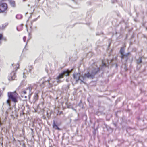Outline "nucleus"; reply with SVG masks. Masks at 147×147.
I'll use <instances>...</instances> for the list:
<instances>
[{"instance_id": "f257e3e1", "label": "nucleus", "mask_w": 147, "mask_h": 147, "mask_svg": "<svg viewBox=\"0 0 147 147\" xmlns=\"http://www.w3.org/2000/svg\"><path fill=\"white\" fill-rule=\"evenodd\" d=\"M100 70V69L98 67H93L87 73L85 74L84 76H81L80 74L77 73L73 74V76L76 83L79 80H80L82 83H84L83 80L87 78L93 79L95 75L99 72Z\"/></svg>"}, {"instance_id": "f03ea898", "label": "nucleus", "mask_w": 147, "mask_h": 147, "mask_svg": "<svg viewBox=\"0 0 147 147\" xmlns=\"http://www.w3.org/2000/svg\"><path fill=\"white\" fill-rule=\"evenodd\" d=\"M8 99L7 101L6 102L9 105H10V103L9 100H11L12 102L16 103L18 102V94L15 91L14 92H9L7 93Z\"/></svg>"}, {"instance_id": "7ed1b4c3", "label": "nucleus", "mask_w": 147, "mask_h": 147, "mask_svg": "<svg viewBox=\"0 0 147 147\" xmlns=\"http://www.w3.org/2000/svg\"><path fill=\"white\" fill-rule=\"evenodd\" d=\"M46 78L45 77L41 79L40 81V85L41 86L43 87L46 85V83H47L49 84L48 86L49 87H51L53 86L52 84L50 82V81L51 80V78H49V79L46 80Z\"/></svg>"}, {"instance_id": "20e7f679", "label": "nucleus", "mask_w": 147, "mask_h": 147, "mask_svg": "<svg viewBox=\"0 0 147 147\" xmlns=\"http://www.w3.org/2000/svg\"><path fill=\"white\" fill-rule=\"evenodd\" d=\"M69 74V72L68 70L64 71L62 73L60 74L57 77L56 79L57 80V82L59 83L62 82V81L60 80V79L63 78L64 76H68Z\"/></svg>"}, {"instance_id": "39448f33", "label": "nucleus", "mask_w": 147, "mask_h": 147, "mask_svg": "<svg viewBox=\"0 0 147 147\" xmlns=\"http://www.w3.org/2000/svg\"><path fill=\"white\" fill-rule=\"evenodd\" d=\"M7 4L5 3H0V13H3L6 11L7 8Z\"/></svg>"}, {"instance_id": "423d86ee", "label": "nucleus", "mask_w": 147, "mask_h": 147, "mask_svg": "<svg viewBox=\"0 0 147 147\" xmlns=\"http://www.w3.org/2000/svg\"><path fill=\"white\" fill-rule=\"evenodd\" d=\"M131 53L130 52H128L125 54H123L122 55H121V58L122 59H125V61H127L129 58V56L130 55Z\"/></svg>"}, {"instance_id": "0eeeda50", "label": "nucleus", "mask_w": 147, "mask_h": 147, "mask_svg": "<svg viewBox=\"0 0 147 147\" xmlns=\"http://www.w3.org/2000/svg\"><path fill=\"white\" fill-rule=\"evenodd\" d=\"M8 77V79L9 80H15L16 77L15 71H13L11 72L10 74L9 75Z\"/></svg>"}, {"instance_id": "6e6552de", "label": "nucleus", "mask_w": 147, "mask_h": 147, "mask_svg": "<svg viewBox=\"0 0 147 147\" xmlns=\"http://www.w3.org/2000/svg\"><path fill=\"white\" fill-rule=\"evenodd\" d=\"M38 99V94L36 93H35L34 94L33 99V102L34 103L36 102Z\"/></svg>"}, {"instance_id": "1a4fd4ad", "label": "nucleus", "mask_w": 147, "mask_h": 147, "mask_svg": "<svg viewBox=\"0 0 147 147\" xmlns=\"http://www.w3.org/2000/svg\"><path fill=\"white\" fill-rule=\"evenodd\" d=\"M53 128L56 130L57 129L60 130V129L58 127L57 125H56L55 123V121H53Z\"/></svg>"}, {"instance_id": "9d476101", "label": "nucleus", "mask_w": 147, "mask_h": 147, "mask_svg": "<svg viewBox=\"0 0 147 147\" xmlns=\"http://www.w3.org/2000/svg\"><path fill=\"white\" fill-rule=\"evenodd\" d=\"M9 3L10 4L11 6L13 7H15L16 6L15 1L12 0L9 1Z\"/></svg>"}, {"instance_id": "9b49d317", "label": "nucleus", "mask_w": 147, "mask_h": 147, "mask_svg": "<svg viewBox=\"0 0 147 147\" xmlns=\"http://www.w3.org/2000/svg\"><path fill=\"white\" fill-rule=\"evenodd\" d=\"M142 62V57H140L136 60V63L138 65H139Z\"/></svg>"}, {"instance_id": "f8f14e48", "label": "nucleus", "mask_w": 147, "mask_h": 147, "mask_svg": "<svg viewBox=\"0 0 147 147\" xmlns=\"http://www.w3.org/2000/svg\"><path fill=\"white\" fill-rule=\"evenodd\" d=\"M125 51V49L124 47H121L120 51V53L121 54V55H123L124 54Z\"/></svg>"}, {"instance_id": "ddd939ff", "label": "nucleus", "mask_w": 147, "mask_h": 147, "mask_svg": "<svg viewBox=\"0 0 147 147\" xmlns=\"http://www.w3.org/2000/svg\"><path fill=\"white\" fill-rule=\"evenodd\" d=\"M32 88L33 87L31 86H30L27 88L26 91H28L30 93Z\"/></svg>"}, {"instance_id": "4468645a", "label": "nucleus", "mask_w": 147, "mask_h": 147, "mask_svg": "<svg viewBox=\"0 0 147 147\" xmlns=\"http://www.w3.org/2000/svg\"><path fill=\"white\" fill-rule=\"evenodd\" d=\"M22 18V16L21 14H18L16 16V18L18 19H21Z\"/></svg>"}, {"instance_id": "2eb2a0df", "label": "nucleus", "mask_w": 147, "mask_h": 147, "mask_svg": "<svg viewBox=\"0 0 147 147\" xmlns=\"http://www.w3.org/2000/svg\"><path fill=\"white\" fill-rule=\"evenodd\" d=\"M7 24H5L3 25L2 27H0V30H2L6 26H7Z\"/></svg>"}, {"instance_id": "dca6fc26", "label": "nucleus", "mask_w": 147, "mask_h": 147, "mask_svg": "<svg viewBox=\"0 0 147 147\" xmlns=\"http://www.w3.org/2000/svg\"><path fill=\"white\" fill-rule=\"evenodd\" d=\"M33 67L32 66H28V69L29 70V72H31V70L32 69Z\"/></svg>"}, {"instance_id": "f3484780", "label": "nucleus", "mask_w": 147, "mask_h": 147, "mask_svg": "<svg viewBox=\"0 0 147 147\" xmlns=\"http://www.w3.org/2000/svg\"><path fill=\"white\" fill-rule=\"evenodd\" d=\"M106 67V64L105 63H103V62H102V68L103 67Z\"/></svg>"}, {"instance_id": "a211bd4d", "label": "nucleus", "mask_w": 147, "mask_h": 147, "mask_svg": "<svg viewBox=\"0 0 147 147\" xmlns=\"http://www.w3.org/2000/svg\"><path fill=\"white\" fill-rule=\"evenodd\" d=\"M117 1L116 0H113L112 1V3H114Z\"/></svg>"}, {"instance_id": "6ab92c4d", "label": "nucleus", "mask_w": 147, "mask_h": 147, "mask_svg": "<svg viewBox=\"0 0 147 147\" xmlns=\"http://www.w3.org/2000/svg\"><path fill=\"white\" fill-rule=\"evenodd\" d=\"M26 37L25 36H24L23 38V41H24V42H25V40H26Z\"/></svg>"}, {"instance_id": "aec40b11", "label": "nucleus", "mask_w": 147, "mask_h": 147, "mask_svg": "<svg viewBox=\"0 0 147 147\" xmlns=\"http://www.w3.org/2000/svg\"><path fill=\"white\" fill-rule=\"evenodd\" d=\"M3 35L2 34H0V40H1L2 38Z\"/></svg>"}, {"instance_id": "412c9836", "label": "nucleus", "mask_w": 147, "mask_h": 147, "mask_svg": "<svg viewBox=\"0 0 147 147\" xmlns=\"http://www.w3.org/2000/svg\"><path fill=\"white\" fill-rule=\"evenodd\" d=\"M23 93L24 94H25L26 93V92H27V91H24L23 92Z\"/></svg>"}, {"instance_id": "4be33fe9", "label": "nucleus", "mask_w": 147, "mask_h": 147, "mask_svg": "<svg viewBox=\"0 0 147 147\" xmlns=\"http://www.w3.org/2000/svg\"><path fill=\"white\" fill-rule=\"evenodd\" d=\"M3 39L5 41H6L7 39L5 38H3Z\"/></svg>"}, {"instance_id": "5701e85b", "label": "nucleus", "mask_w": 147, "mask_h": 147, "mask_svg": "<svg viewBox=\"0 0 147 147\" xmlns=\"http://www.w3.org/2000/svg\"><path fill=\"white\" fill-rule=\"evenodd\" d=\"M30 129H31V130L32 131V132H33V129H31V128Z\"/></svg>"}, {"instance_id": "b1692460", "label": "nucleus", "mask_w": 147, "mask_h": 147, "mask_svg": "<svg viewBox=\"0 0 147 147\" xmlns=\"http://www.w3.org/2000/svg\"><path fill=\"white\" fill-rule=\"evenodd\" d=\"M23 147H25V145L24 143L23 144Z\"/></svg>"}, {"instance_id": "393cba45", "label": "nucleus", "mask_w": 147, "mask_h": 147, "mask_svg": "<svg viewBox=\"0 0 147 147\" xmlns=\"http://www.w3.org/2000/svg\"><path fill=\"white\" fill-rule=\"evenodd\" d=\"M17 30L18 31H20V30H18V27H17Z\"/></svg>"}, {"instance_id": "a878e982", "label": "nucleus", "mask_w": 147, "mask_h": 147, "mask_svg": "<svg viewBox=\"0 0 147 147\" xmlns=\"http://www.w3.org/2000/svg\"><path fill=\"white\" fill-rule=\"evenodd\" d=\"M24 97L25 98H27V96H24Z\"/></svg>"}, {"instance_id": "bb28decb", "label": "nucleus", "mask_w": 147, "mask_h": 147, "mask_svg": "<svg viewBox=\"0 0 147 147\" xmlns=\"http://www.w3.org/2000/svg\"><path fill=\"white\" fill-rule=\"evenodd\" d=\"M117 64H116V67H117Z\"/></svg>"}, {"instance_id": "cd10ccee", "label": "nucleus", "mask_w": 147, "mask_h": 147, "mask_svg": "<svg viewBox=\"0 0 147 147\" xmlns=\"http://www.w3.org/2000/svg\"><path fill=\"white\" fill-rule=\"evenodd\" d=\"M47 115H48V112H47Z\"/></svg>"}, {"instance_id": "c85d7f7f", "label": "nucleus", "mask_w": 147, "mask_h": 147, "mask_svg": "<svg viewBox=\"0 0 147 147\" xmlns=\"http://www.w3.org/2000/svg\"><path fill=\"white\" fill-rule=\"evenodd\" d=\"M146 29L147 30V27H146Z\"/></svg>"}, {"instance_id": "c756f323", "label": "nucleus", "mask_w": 147, "mask_h": 147, "mask_svg": "<svg viewBox=\"0 0 147 147\" xmlns=\"http://www.w3.org/2000/svg\"><path fill=\"white\" fill-rule=\"evenodd\" d=\"M72 0L74 1H75V0Z\"/></svg>"}, {"instance_id": "7c9ffc66", "label": "nucleus", "mask_w": 147, "mask_h": 147, "mask_svg": "<svg viewBox=\"0 0 147 147\" xmlns=\"http://www.w3.org/2000/svg\"><path fill=\"white\" fill-rule=\"evenodd\" d=\"M23 1H26V0H23Z\"/></svg>"}, {"instance_id": "2f4dec72", "label": "nucleus", "mask_w": 147, "mask_h": 147, "mask_svg": "<svg viewBox=\"0 0 147 147\" xmlns=\"http://www.w3.org/2000/svg\"><path fill=\"white\" fill-rule=\"evenodd\" d=\"M80 102H81V100L80 101Z\"/></svg>"}, {"instance_id": "473e14b6", "label": "nucleus", "mask_w": 147, "mask_h": 147, "mask_svg": "<svg viewBox=\"0 0 147 147\" xmlns=\"http://www.w3.org/2000/svg\"><path fill=\"white\" fill-rule=\"evenodd\" d=\"M17 69H16V70H17Z\"/></svg>"}]
</instances>
